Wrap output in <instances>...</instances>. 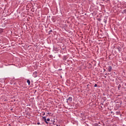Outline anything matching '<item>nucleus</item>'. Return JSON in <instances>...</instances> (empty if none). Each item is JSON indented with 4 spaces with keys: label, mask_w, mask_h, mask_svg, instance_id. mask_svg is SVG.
I'll return each instance as SVG.
<instances>
[{
    "label": "nucleus",
    "mask_w": 126,
    "mask_h": 126,
    "mask_svg": "<svg viewBox=\"0 0 126 126\" xmlns=\"http://www.w3.org/2000/svg\"><path fill=\"white\" fill-rule=\"evenodd\" d=\"M33 75L34 76V77H37V72H34L33 74Z\"/></svg>",
    "instance_id": "f257e3e1"
},
{
    "label": "nucleus",
    "mask_w": 126,
    "mask_h": 126,
    "mask_svg": "<svg viewBox=\"0 0 126 126\" xmlns=\"http://www.w3.org/2000/svg\"><path fill=\"white\" fill-rule=\"evenodd\" d=\"M43 120H44L45 123H46V124H48V122H47V119H46V117H43Z\"/></svg>",
    "instance_id": "f03ea898"
},
{
    "label": "nucleus",
    "mask_w": 126,
    "mask_h": 126,
    "mask_svg": "<svg viewBox=\"0 0 126 126\" xmlns=\"http://www.w3.org/2000/svg\"><path fill=\"white\" fill-rule=\"evenodd\" d=\"M68 100H69V101H72V97H69L68 98Z\"/></svg>",
    "instance_id": "7ed1b4c3"
},
{
    "label": "nucleus",
    "mask_w": 126,
    "mask_h": 126,
    "mask_svg": "<svg viewBox=\"0 0 126 126\" xmlns=\"http://www.w3.org/2000/svg\"><path fill=\"white\" fill-rule=\"evenodd\" d=\"M27 83L29 85H30V83H31L30 80H28L27 81Z\"/></svg>",
    "instance_id": "20e7f679"
},
{
    "label": "nucleus",
    "mask_w": 126,
    "mask_h": 126,
    "mask_svg": "<svg viewBox=\"0 0 126 126\" xmlns=\"http://www.w3.org/2000/svg\"><path fill=\"white\" fill-rule=\"evenodd\" d=\"M2 32H3V29H0V33H2Z\"/></svg>",
    "instance_id": "39448f33"
},
{
    "label": "nucleus",
    "mask_w": 126,
    "mask_h": 126,
    "mask_svg": "<svg viewBox=\"0 0 126 126\" xmlns=\"http://www.w3.org/2000/svg\"><path fill=\"white\" fill-rule=\"evenodd\" d=\"M47 122H50V119L48 118V119H47Z\"/></svg>",
    "instance_id": "423d86ee"
},
{
    "label": "nucleus",
    "mask_w": 126,
    "mask_h": 126,
    "mask_svg": "<svg viewBox=\"0 0 126 126\" xmlns=\"http://www.w3.org/2000/svg\"><path fill=\"white\" fill-rule=\"evenodd\" d=\"M97 84H94V87H97Z\"/></svg>",
    "instance_id": "0eeeda50"
},
{
    "label": "nucleus",
    "mask_w": 126,
    "mask_h": 126,
    "mask_svg": "<svg viewBox=\"0 0 126 126\" xmlns=\"http://www.w3.org/2000/svg\"><path fill=\"white\" fill-rule=\"evenodd\" d=\"M47 115H51V113H50L49 112L47 113Z\"/></svg>",
    "instance_id": "6e6552de"
},
{
    "label": "nucleus",
    "mask_w": 126,
    "mask_h": 126,
    "mask_svg": "<svg viewBox=\"0 0 126 126\" xmlns=\"http://www.w3.org/2000/svg\"><path fill=\"white\" fill-rule=\"evenodd\" d=\"M37 125H38V126H39L40 125V123H37Z\"/></svg>",
    "instance_id": "1a4fd4ad"
},
{
    "label": "nucleus",
    "mask_w": 126,
    "mask_h": 126,
    "mask_svg": "<svg viewBox=\"0 0 126 126\" xmlns=\"http://www.w3.org/2000/svg\"><path fill=\"white\" fill-rule=\"evenodd\" d=\"M120 87H121V85H120L118 86V88H120Z\"/></svg>",
    "instance_id": "9d476101"
},
{
    "label": "nucleus",
    "mask_w": 126,
    "mask_h": 126,
    "mask_svg": "<svg viewBox=\"0 0 126 126\" xmlns=\"http://www.w3.org/2000/svg\"><path fill=\"white\" fill-rule=\"evenodd\" d=\"M45 115V112L43 113V116H44Z\"/></svg>",
    "instance_id": "9b49d317"
}]
</instances>
